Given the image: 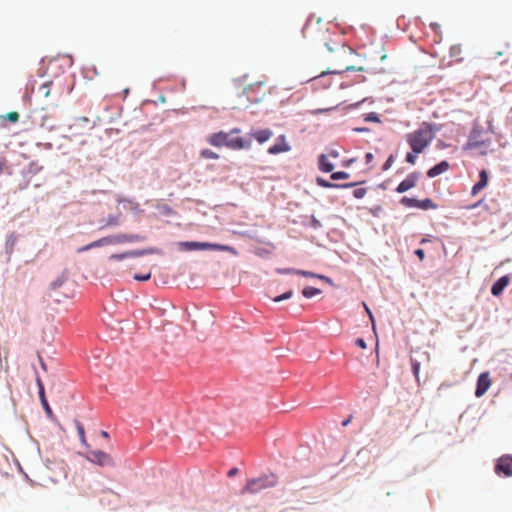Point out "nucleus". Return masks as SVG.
Wrapping results in <instances>:
<instances>
[{"instance_id": "f257e3e1", "label": "nucleus", "mask_w": 512, "mask_h": 512, "mask_svg": "<svg viewBox=\"0 0 512 512\" xmlns=\"http://www.w3.org/2000/svg\"><path fill=\"white\" fill-rule=\"evenodd\" d=\"M239 128H233L230 132H216L210 134L206 141L214 147H227L231 150H241L251 147V141L245 140L242 137H234L233 134L240 133Z\"/></svg>"}, {"instance_id": "f03ea898", "label": "nucleus", "mask_w": 512, "mask_h": 512, "mask_svg": "<svg viewBox=\"0 0 512 512\" xmlns=\"http://www.w3.org/2000/svg\"><path fill=\"white\" fill-rule=\"evenodd\" d=\"M434 139L432 125L423 122L421 126L406 135V142L415 154H421Z\"/></svg>"}, {"instance_id": "7ed1b4c3", "label": "nucleus", "mask_w": 512, "mask_h": 512, "mask_svg": "<svg viewBox=\"0 0 512 512\" xmlns=\"http://www.w3.org/2000/svg\"><path fill=\"white\" fill-rule=\"evenodd\" d=\"M275 479L269 478V477H259V478H253L249 479L244 486V488L241 490V494H255L260 492L263 489L273 487L275 485Z\"/></svg>"}, {"instance_id": "20e7f679", "label": "nucleus", "mask_w": 512, "mask_h": 512, "mask_svg": "<svg viewBox=\"0 0 512 512\" xmlns=\"http://www.w3.org/2000/svg\"><path fill=\"white\" fill-rule=\"evenodd\" d=\"M183 246H185L188 250H218V251H228L231 253H235V249L228 245L221 244H213L208 242H183Z\"/></svg>"}, {"instance_id": "39448f33", "label": "nucleus", "mask_w": 512, "mask_h": 512, "mask_svg": "<svg viewBox=\"0 0 512 512\" xmlns=\"http://www.w3.org/2000/svg\"><path fill=\"white\" fill-rule=\"evenodd\" d=\"M265 86L266 85L263 81H259L248 85L244 89V93L250 102L257 103L260 102L266 94Z\"/></svg>"}, {"instance_id": "423d86ee", "label": "nucleus", "mask_w": 512, "mask_h": 512, "mask_svg": "<svg viewBox=\"0 0 512 512\" xmlns=\"http://www.w3.org/2000/svg\"><path fill=\"white\" fill-rule=\"evenodd\" d=\"M87 459L99 466H112L113 460L109 454L101 450H92L88 452Z\"/></svg>"}, {"instance_id": "0eeeda50", "label": "nucleus", "mask_w": 512, "mask_h": 512, "mask_svg": "<svg viewBox=\"0 0 512 512\" xmlns=\"http://www.w3.org/2000/svg\"><path fill=\"white\" fill-rule=\"evenodd\" d=\"M491 386V379L488 372H483L479 375L477 380V387L475 390V395L477 397L483 396L489 387Z\"/></svg>"}, {"instance_id": "6e6552de", "label": "nucleus", "mask_w": 512, "mask_h": 512, "mask_svg": "<svg viewBox=\"0 0 512 512\" xmlns=\"http://www.w3.org/2000/svg\"><path fill=\"white\" fill-rule=\"evenodd\" d=\"M112 237H113V244L142 242L146 239L145 236L138 235V234H117V235H112Z\"/></svg>"}, {"instance_id": "1a4fd4ad", "label": "nucleus", "mask_w": 512, "mask_h": 512, "mask_svg": "<svg viewBox=\"0 0 512 512\" xmlns=\"http://www.w3.org/2000/svg\"><path fill=\"white\" fill-rule=\"evenodd\" d=\"M418 181V175L417 173H410L403 181L399 183V185L396 188V192L398 193H404L408 191L409 189L416 186Z\"/></svg>"}, {"instance_id": "9d476101", "label": "nucleus", "mask_w": 512, "mask_h": 512, "mask_svg": "<svg viewBox=\"0 0 512 512\" xmlns=\"http://www.w3.org/2000/svg\"><path fill=\"white\" fill-rule=\"evenodd\" d=\"M277 143L269 147L268 153L272 155H276L279 153L288 152L291 150L290 145L286 142V138L284 135H280L277 139Z\"/></svg>"}, {"instance_id": "9b49d317", "label": "nucleus", "mask_w": 512, "mask_h": 512, "mask_svg": "<svg viewBox=\"0 0 512 512\" xmlns=\"http://www.w3.org/2000/svg\"><path fill=\"white\" fill-rule=\"evenodd\" d=\"M489 181L488 172L486 169H482L479 172V181L472 187L471 194L473 196L477 195L481 190H483Z\"/></svg>"}, {"instance_id": "f8f14e48", "label": "nucleus", "mask_w": 512, "mask_h": 512, "mask_svg": "<svg viewBox=\"0 0 512 512\" xmlns=\"http://www.w3.org/2000/svg\"><path fill=\"white\" fill-rule=\"evenodd\" d=\"M496 471L503 472L506 476H512V458L503 456L496 465Z\"/></svg>"}, {"instance_id": "ddd939ff", "label": "nucleus", "mask_w": 512, "mask_h": 512, "mask_svg": "<svg viewBox=\"0 0 512 512\" xmlns=\"http://www.w3.org/2000/svg\"><path fill=\"white\" fill-rule=\"evenodd\" d=\"M509 283L510 277L508 275L502 276L492 285L491 294L493 296H500Z\"/></svg>"}, {"instance_id": "4468645a", "label": "nucleus", "mask_w": 512, "mask_h": 512, "mask_svg": "<svg viewBox=\"0 0 512 512\" xmlns=\"http://www.w3.org/2000/svg\"><path fill=\"white\" fill-rule=\"evenodd\" d=\"M113 244V237L112 236H106V237H103L101 239H98L94 242H91L90 244L86 245V246H83L81 248H79L77 251L79 253L81 252H85L89 249H92V248H97V247H101V246H104V245H112Z\"/></svg>"}, {"instance_id": "2eb2a0df", "label": "nucleus", "mask_w": 512, "mask_h": 512, "mask_svg": "<svg viewBox=\"0 0 512 512\" xmlns=\"http://www.w3.org/2000/svg\"><path fill=\"white\" fill-rule=\"evenodd\" d=\"M450 168V164L447 162V161H441L440 163L436 164L435 166H433L432 168H430L428 171H427V176L429 178H434L446 171H448Z\"/></svg>"}, {"instance_id": "dca6fc26", "label": "nucleus", "mask_w": 512, "mask_h": 512, "mask_svg": "<svg viewBox=\"0 0 512 512\" xmlns=\"http://www.w3.org/2000/svg\"><path fill=\"white\" fill-rule=\"evenodd\" d=\"M478 136H479V132L478 131H473L470 134L469 139H468L466 145L464 146V149L465 150H471V149H474V148L485 146L486 142L483 141V140H479Z\"/></svg>"}, {"instance_id": "f3484780", "label": "nucleus", "mask_w": 512, "mask_h": 512, "mask_svg": "<svg viewBox=\"0 0 512 512\" xmlns=\"http://www.w3.org/2000/svg\"><path fill=\"white\" fill-rule=\"evenodd\" d=\"M250 135L259 144H263L273 136V132L270 129H262V130L253 131L250 133Z\"/></svg>"}, {"instance_id": "a211bd4d", "label": "nucleus", "mask_w": 512, "mask_h": 512, "mask_svg": "<svg viewBox=\"0 0 512 512\" xmlns=\"http://www.w3.org/2000/svg\"><path fill=\"white\" fill-rule=\"evenodd\" d=\"M316 183L322 188H351L356 186L358 183H346V184H335L331 183L321 177L316 178Z\"/></svg>"}, {"instance_id": "6ab92c4d", "label": "nucleus", "mask_w": 512, "mask_h": 512, "mask_svg": "<svg viewBox=\"0 0 512 512\" xmlns=\"http://www.w3.org/2000/svg\"><path fill=\"white\" fill-rule=\"evenodd\" d=\"M103 497L100 498V502L102 504H112L114 502H117L120 498L119 494L114 492L111 489H106L102 491Z\"/></svg>"}, {"instance_id": "aec40b11", "label": "nucleus", "mask_w": 512, "mask_h": 512, "mask_svg": "<svg viewBox=\"0 0 512 512\" xmlns=\"http://www.w3.org/2000/svg\"><path fill=\"white\" fill-rule=\"evenodd\" d=\"M319 169L325 173L332 172L334 169V165L328 160L325 154L319 156Z\"/></svg>"}, {"instance_id": "412c9836", "label": "nucleus", "mask_w": 512, "mask_h": 512, "mask_svg": "<svg viewBox=\"0 0 512 512\" xmlns=\"http://www.w3.org/2000/svg\"><path fill=\"white\" fill-rule=\"evenodd\" d=\"M159 253L158 249L156 248H147V249H141V250H132L127 251V255L130 257H140L148 254H157Z\"/></svg>"}, {"instance_id": "4be33fe9", "label": "nucleus", "mask_w": 512, "mask_h": 512, "mask_svg": "<svg viewBox=\"0 0 512 512\" xmlns=\"http://www.w3.org/2000/svg\"><path fill=\"white\" fill-rule=\"evenodd\" d=\"M75 426H76L81 443L85 446H88L87 441H86V436H85V430H84L82 423L78 420H75Z\"/></svg>"}, {"instance_id": "5701e85b", "label": "nucleus", "mask_w": 512, "mask_h": 512, "mask_svg": "<svg viewBox=\"0 0 512 512\" xmlns=\"http://www.w3.org/2000/svg\"><path fill=\"white\" fill-rule=\"evenodd\" d=\"M436 207H437L436 204L429 198H426L424 200H419V203H418V208L423 209V210L435 209Z\"/></svg>"}, {"instance_id": "b1692460", "label": "nucleus", "mask_w": 512, "mask_h": 512, "mask_svg": "<svg viewBox=\"0 0 512 512\" xmlns=\"http://www.w3.org/2000/svg\"><path fill=\"white\" fill-rule=\"evenodd\" d=\"M200 156L203 159H212V160L219 159V154H217L216 152H214L210 149H202L200 151Z\"/></svg>"}, {"instance_id": "393cba45", "label": "nucleus", "mask_w": 512, "mask_h": 512, "mask_svg": "<svg viewBox=\"0 0 512 512\" xmlns=\"http://www.w3.org/2000/svg\"><path fill=\"white\" fill-rule=\"evenodd\" d=\"M321 293V290L318 289V288H315V287H305L303 290H302V294L304 297L306 298H311V297H314L318 294Z\"/></svg>"}, {"instance_id": "a878e982", "label": "nucleus", "mask_w": 512, "mask_h": 512, "mask_svg": "<svg viewBox=\"0 0 512 512\" xmlns=\"http://www.w3.org/2000/svg\"><path fill=\"white\" fill-rule=\"evenodd\" d=\"M120 223V215H109L106 219L105 224L101 227L117 226Z\"/></svg>"}, {"instance_id": "bb28decb", "label": "nucleus", "mask_w": 512, "mask_h": 512, "mask_svg": "<svg viewBox=\"0 0 512 512\" xmlns=\"http://www.w3.org/2000/svg\"><path fill=\"white\" fill-rule=\"evenodd\" d=\"M350 177V174L345 171H338L333 172L330 176V178L334 181L336 180H342V179H348Z\"/></svg>"}, {"instance_id": "cd10ccee", "label": "nucleus", "mask_w": 512, "mask_h": 512, "mask_svg": "<svg viewBox=\"0 0 512 512\" xmlns=\"http://www.w3.org/2000/svg\"><path fill=\"white\" fill-rule=\"evenodd\" d=\"M401 203L403 205L407 206V207H416V208H418L419 200L414 199V198L403 197L401 199Z\"/></svg>"}, {"instance_id": "c85d7f7f", "label": "nucleus", "mask_w": 512, "mask_h": 512, "mask_svg": "<svg viewBox=\"0 0 512 512\" xmlns=\"http://www.w3.org/2000/svg\"><path fill=\"white\" fill-rule=\"evenodd\" d=\"M3 173L11 174L7 159L5 157H0V175Z\"/></svg>"}, {"instance_id": "c756f323", "label": "nucleus", "mask_w": 512, "mask_h": 512, "mask_svg": "<svg viewBox=\"0 0 512 512\" xmlns=\"http://www.w3.org/2000/svg\"><path fill=\"white\" fill-rule=\"evenodd\" d=\"M51 84L52 82L51 81H48V82H45L44 84L41 85L40 87V92L43 94L44 97H49L50 96V93H51Z\"/></svg>"}, {"instance_id": "7c9ffc66", "label": "nucleus", "mask_w": 512, "mask_h": 512, "mask_svg": "<svg viewBox=\"0 0 512 512\" xmlns=\"http://www.w3.org/2000/svg\"><path fill=\"white\" fill-rule=\"evenodd\" d=\"M292 295H293V291H292V290H289V291H287V292L283 293L282 295H279V296L275 297V298L273 299V301H274V302H280V301H283V300H286V299L291 298V297H292Z\"/></svg>"}, {"instance_id": "2f4dec72", "label": "nucleus", "mask_w": 512, "mask_h": 512, "mask_svg": "<svg viewBox=\"0 0 512 512\" xmlns=\"http://www.w3.org/2000/svg\"><path fill=\"white\" fill-rule=\"evenodd\" d=\"M412 371L416 378V380L419 382V371H420V363L418 361L412 360Z\"/></svg>"}, {"instance_id": "473e14b6", "label": "nucleus", "mask_w": 512, "mask_h": 512, "mask_svg": "<svg viewBox=\"0 0 512 512\" xmlns=\"http://www.w3.org/2000/svg\"><path fill=\"white\" fill-rule=\"evenodd\" d=\"M365 121L379 123L380 119H379V116L377 115V113L371 112V113L366 114Z\"/></svg>"}, {"instance_id": "72a5a7b5", "label": "nucleus", "mask_w": 512, "mask_h": 512, "mask_svg": "<svg viewBox=\"0 0 512 512\" xmlns=\"http://www.w3.org/2000/svg\"><path fill=\"white\" fill-rule=\"evenodd\" d=\"M366 193H367L366 188H357L353 191V195L357 199H361V198L365 197Z\"/></svg>"}, {"instance_id": "f704fd0d", "label": "nucleus", "mask_w": 512, "mask_h": 512, "mask_svg": "<svg viewBox=\"0 0 512 512\" xmlns=\"http://www.w3.org/2000/svg\"><path fill=\"white\" fill-rule=\"evenodd\" d=\"M119 202L127 203L129 209H131V210H134V211L139 210V204L137 202H134V201L128 200V199L120 200Z\"/></svg>"}, {"instance_id": "c9c22d12", "label": "nucleus", "mask_w": 512, "mask_h": 512, "mask_svg": "<svg viewBox=\"0 0 512 512\" xmlns=\"http://www.w3.org/2000/svg\"><path fill=\"white\" fill-rule=\"evenodd\" d=\"M417 155L418 154H415L411 150V152L407 153V155H406V162H408L411 165H414L416 163V160H417Z\"/></svg>"}, {"instance_id": "e433bc0d", "label": "nucleus", "mask_w": 512, "mask_h": 512, "mask_svg": "<svg viewBox=\"0 0 512 512\" xmlns=\"http://www.w3.org/2000/svg\"><path fill=\"white\" fill-rule=\"evenodd\" d=\"M295 274L301 275L303 277H319V278H323L322 276L316 275L313 272L304 271V270H297V271H295Z\"/></svg>"}, {"instance_id": "4c0bfd02", "label": "nucleus", "mask_w": 512, "mask_h": 512, "mask_svg": "<svg viewBox=\"0 0 512 512\" xmlns=\"http://www.w3.org/2000/svg\"><path fill=\"white\" fill-rule=\"evenodd\" d=\"M109 258H110V260L121 261L126 258H129V256L127 255V252H124V253H119V254H112Z\"/></svg>"}, {"instance_id": "58836bf2", "label": "nucleus", "mask_w": 512, "mask_h": 512, "mask_svg": "<svg viewBox=\"0 0 512 512\" xmlns=\"http://www.w3.org/2000/svg\"><path fill=\"white\" fill-rule=\"evenodd\" d=\"M393 163H394V155H390V156L388 157V159L386 160V162L383 164L382 169H383L384 171H387L388 169H390V168H391V166L393 165Z\"/></svg>"}, {"instance_id": "ea45409f", "label": "nucleus", "mask_w": 512, "mask_h": 512, "mask_svg": "<svg viewBox=\"0 0 512 512\" xmlns=\"http://www.w3.org/2000/svg\"><path fill=\"white\" fill-rule=\"evenodd\" d=\"M6 118L11 121V122H17L18 119H19V114L15 111L13 112H9L7 115H6Z\"/></svg>"}, {"instance_id": "a19ab883", "label": "nucleus", "mask_w": 512, "mask_h": 512, "mask_svg": "<svg viewBox=\"0 0 512 512\" xmlns=\"http://www.w3.org/2000/svg\"><path fill=\"white\" fill-rule=\"evenodd\" d=\"M150 277H151V273L150 272H148L145 275H139V274H135L134 275V279L138 280V281H147V280L150 279Z\"/></svg>"}, {"instance_id": "79ce46f5", "label": "nucleus", "mask_w": 512, "mask_h": 512, "mask_svg": "<svg viewBox=\"0 0 512 512\" xmlns=\"http://www.w3.org/2000/svg\"><path fill=\"white\" fill-rule=\"evenodd\" d=\"M39 397H40L42 405L45 408V410L47 411V413H51V408L48 404V401L45 398V393L43 394V396H39Z\"/></svg>"}, {"instance_id": "37998d69", "label": "nucleus", "mask_w": 512, "mask_h": 512, "mask_svg": "<svg viewBox=\"0 0 512 512\" xmlns=\"http://www.w3.org/2000/svg\"><path fill=\"white\" fill-rule=\"evenodd\" d=\"M36 381H37V386H38V390H39V396H43V394L45 392L44 385L39 377H37Z\"/></svg>"}, {"instance_id": "c03bdc74", "label": "nucleus", "mask_w": 512, "mask_h": 512, "mask_svg": "<svg viewBox=\"0 0 512 512\" xmlns=\"http://www.w3.org/2000/svg\"><path fill=\"white\" fill-rule=\"evenodd\" d=\"M355 343L358 347H360L362 349H366V347H367V344L363 338L356 339Z\"/></svg>"}, {"instance_id": "a18cd8bd", "label": "nucleus", "mask_w": 512, "mask_h": 512, "mask_svg": "<svg viewBox=\"0 0 512 512\" xmlns=\"http://www.w3.org/2000/svg\"><path fill=\"white\" fill-rule=\"evenodd\" d=\"M295 269L287 268V269H277L279 274H295Z\"/></svg>"}, {"instance_id": "49530a36", "label": "nucleus", "mask_w": 512, "mask_h": 512, "mask_svg": "<svg viewBox=\"0 0 512 512\" xmlns=\"http://www.w3.org/2000/svg\"><path fill=\"white\" fill-rule=\"evenodd\" d=\"M415 255L422 261L425 258V252L423 249H417Z\"/></svg>"}, {"instance_id": "de8ad7c7", "label": "nucleus", "mask_w": 512, "mask_h": 512, "mask_svg": "<svg viewBox=\"0 0 512 512\" xmlns=\"http://www.w3.org/2000/svg\"><path fill=\"white\" fill-rule=\"evenodd\" d=\"M373 159H374V156H373L372 153H367L365 155V162H366V164H370L373 161Z\"/></svg>"}, {"instance_id": "09e8293b", "label": "nucleus", "mask_w": 512, "mask_h": 512, "mask_svg": "<svg viewBox=\"0 0 512 512\" xmlns=\"http://www.w3.org/2000/svg\"><path fill=\"white\" fill-rule=\"evenodd\" d=\"M238 472V469L237 468H232L228 471V477H233L237 474Z\"/></svg>"}, {"instance_id": "8fccbe9b", "label": "nucleus", "mask_w": 512, "mask_h": 512, "mask_svg": "<svg viewBox=\"0 0 512 512\" xmlns=\"http://www.w3.org/2000/svg\"><path fill=\"white\" fill-rule=\"evenodd\" d=\"M481 203H482V200L478 201V202H477V203H475V204H472V205L466 206V209H468V210L474 209V208L478 207L479 205H481Z\"/></svg>"}, {"instance_id": "3c124183", "label": "nucleus", "mask_w": 512, "mask_h": 512, "mask_svg": "<svg viewBox=\"0 0 512 512\" xmlns=\"http://www.w3.org/2000/svg\"><path fill=\"white\" fill-rule=\"evenodd\" d=\"M313 21H314V19L312 17L309 18V20L306 23V28H310L312 26V24H313Z\"/></svg>"}, {"instance_id": "603ef678", "label": "nucleus", "mask_w": 512, "mask_h": 512, "mask_svg": "<svg viewBox=\"0 0 512 512\" xmlns=\"http://www.w3.org/2000/svg\"><path fill=\"white\" fill-rule=\"evenodd\" d=\"M354 131H356V132H366V131H368V128H355Z\"/></svg>"}, {"instance_id": "864d4df0", "label": "nucleus", "mask_w": 512, "mask_h": 512, "mask_svg": "<svg viewBox=\"0 0 512 512\" xmlns=\"http://www.w3.org/2000/svg\"><path fill=\"white\" fill-rule=\"evenodd\" d=\"M351 421V417H349L348 419H346L345 421H343L342 425L343 426H347Z\"/></svg>"}, {"instance_id": "5fc2aeb1", "label": "nucleus", "mask_w": 512, "mask_h": 512, "mask_svg": "<svg viewBox=\"0 0 512 512\" xmlns=\"http://www.w3.org/2000/svg\"><path fill=\"white\" fill-rule=\"evenodd\" d=\"M101 436L104 437V438H108L109 435L106 431H101Z\"/></svg>"}, {"instance_id": "6e6d98bb", "label": "nucleus", "mask_w": 512, "mask_h": 512, "mask_svg": "<svg viewBox=\"0 0 512 512\" xmlns=\"http://www.w3.org/2000/svg\"><path fill=\"white\" fill-rule=\"evenodd\" d=\"M79 121H82V122H84V123H88V118L83 117V118L79 119Z\"/></svg>"}, {"instance_id": "4d7b16f0", "label": "nucleus", "mask_w": 512, "mask_h": 512, "mask_svg": "<svg viewBox=\"0 0 512 512\" xmlns=\"http://www.w3.org/2000/svg\"><path fill=\"white\" fill-rule=\"evenodd\" d=\"M366 310H367V312L369 313L370 319L373 321V316H372L371 311L368 309V307H366Z\"/></svg>"}, {"instance_id": "13d9d810", "label": "nucleus", "mask_w": 512, "mask_h": 512, "mask_svg": "<svg viewBox=\"0 0 512 512\" xmlns=\"http://www.w3.org/2000/svg\"><path fill=\"white\" fill-rule=\"evenodd\" d=\"M40 362H41V366H42V368H44V369H45V368H46V367H45V364H44V362H43V360H42L41 358H40Z\"/></svg>"}, {"instance_id": "bf43d9fd", "label": "nucleus", "mask_w": 512, "mask_h": 512, "mask_svg": "<svg viewBox=\"0 0 512 512\" xmlns=\"http://www.w3.org/2000/svg\"><path fill=\"white\" fill-rule=\"evenodd\" d=\"M430 27H431L432 29H436V24H431V25H430Z\"/></svg>"}, {"instance_id": "052dcab7", "label": "nucleus", "mask_w": 512, "mask_h": 512, "mask_svg": "<svg viewBox=\"0 0 512 512\" xmlns=\"http://www.w3.org/2000/svg\"><path fill=\"white\" fill-rule=\"evenodd\" d=\"M327 48L329 51H333V48H331L328 44H327Z\"/></svg>"}, {"instance_id": "680f3d73", "label": "nucleus", "mask_w": 512, "mask_h": 512, "mask_svg": "<svg viewBox=\"0 0 512 512\" xmlns=\"http://www.w3.org/2000/svg\"><path fill=\"white\" fill-rule=\"evenodd\" d=\"M332 156H333V157H337V153H336V152H333V153H332Z\"/></svg>"}]
</instances>
